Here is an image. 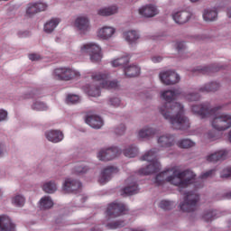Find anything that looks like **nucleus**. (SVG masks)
<instances>
[{"label": "nucleus", "mask_w": 231, "mask_h": 231, "mask_svg": "<svg viewBox=\"0 0 231 231\" xmlns=\"http://www.w3.org/2000/svg\"><path fill=\"white\" fill-rule=\"evenodd\" d=\"M181 95V90H164L161 92V98L165 104L159 107V112L171 124L172 129L187 131L190 127V120L185 116V106L180 103H172Z\"/></svg>", "instance_id": "f257e3e1"}, {"label": "nucleus", "mask_w": 231, "mask_h": 231, "mask_svg": "<svg viewBox=\"0 0 231 231\" xmlns=\"http://www.w3.org/2000/svg\"><path fill=\"white\" fill-rule=\"evenodd\" d=\"M221 106H210V104L204 103L200 105H194L191 106V111L194 115H199L201 118H208L213 116L210 120L211 127L216 131H226L231 127V114L218 113Z\"/></svg>", "instance_id": "f03ea898"}, {"label": "nucleus", "mask_w": 231, "mask_h": 231, "mask_svg": "<svg viewBox=\"0 0 231 231\" xmlns=\"http://www.w3.org/2000/svg\"><path fill=\"white\" fill-rule=\"evenodd\" d=\"M165 181L178 187L181 192V189H187L191 183H196V175L190 170L181 171L180 167L175 166L159 173L155 178L156 185H163Z\"/></svg>", "instance_id": "7ed1b4c3"}, {"label": "nucleus", "mask_w": 231, "mask_h": 231, "mask_svg": "<svg viewBox=\"0 0 231 231\" xmlns=\"http://www.w3.org/2000/svg\"><path fill=\"white\" fill-rule=\"evenodd\" d=\"M93 84L88 90L89 97H100V88L104 89H116L118 88V81L109 80L107 73L94 72L91 75Z\"/></svg>", "instance_id": "20e7f679"}, {"label": "nucleus", "mask_w": 231, "mask_h": 231, "mask_svg": "<svg viewBox=\"0 0 231 231\" xmlns=\"http://www.w3.org/2000/svg\"><path fill=\"white\" fill-rule=\"evenodd\" d=\"M158 152H160V150L153 148L143 156L142 160L143 162H148L149 164L146 168L139 170V174L149 176V174H154V172H158L160 171L161 165L158 162Z\"/></svg>", "instance_id": "39448f33"}, {"label": "nucleus", "mask_w": 231, "mask_h": 231, "mask_svg": "<svg viewBox=\"0 0 231 231\" xmlns=\"http://www.w3.org/2000/svg\"><path fill=\"white\" fill-rule=\"evenodd\" d=\"M184 200L180 204L182 212H194L198 208L199 195L196 191H186L183 193Z\"/></svg>", "instance_id": "423d86ee"}, {"label": "nucleus", "mask_w": 231, "mask_h": 231, "mask_svg": "<svg viewBox=\"0 0 231 231\" xmlns=\"http://www.w3.org/2000/svg\"><path fill=\"white\" fill-rule=\"evenodd\" d=\"M80 51L89 55L91 62H100L102 60V48L98 43H85L81 46Z\"/></svg>", "instance_id": "0eeeda50"}, {"label": "nucleus", "mask_w": 231, "mask_h": 231, "mask_svg": "<svg viewBox=\"0 0 231 231\" xmlns=\"http://www.w3.org/2000/svg\"><path fill=\"white\" fill-rule=\"evenodd\" d=\"M53 77L57 80H71L72 79H79L80 72L69 68H58L53 71Z\"/></svg>", "instance_id": "6e6552de"}, {"label": "nucleus", "mask_w": 231, "mask_h": 231, "mask_svg": "<svg viewBox=\"0 0 231 231\" xmlns=\"http://www.w3.org/2000/svg\"><path fill=\"white\" fill-rule=\"evenodd\" d=\"M120 154H122V150H120V148L117 146H111L99 150L97 158L100 162H111V160H115V158H117Z\"/></svg>", "instance_id": "1a4fd4ad"}, {"label": "nucleus", "mask_w": 231, "mask_h": 231, "mask_svg": "<svg viewBox=\"0 0 231 231\" xmlns=\"http://www.w3.org/2000/svg\"><path fill=\"white\" fill-rule=\"evenodd\" d=\"M74 26L80 35H86L91 32V22L86 15L78 16L74 21Z\"/></svg>", "instance_id": "9d476101"}, {"label": "nucleus", "mask_w": 231, "mask_h": 231, "mask_svg": "<svg viewBox=\"0 0 231 231\" xmlns=\"http://www.w3.org/2000/svg\"><path fill=\"white\" fill-rule=\"evenodd\" d=\"M129 210L127 205L122 202H114L109 204L106 209V216L110 217H118V216H122V214H125Z\"/></svg>", "instance_id": "9b49d317"}, {"label": "nucleus", "mask_w": 231, "mask_h": 231, "mask_svg": "<svg viewBox=\"0 0 231 231\" xmlns=\"http://www.w3.org/2000/svg\"><path fill=\"white\" fill-rule=\"evenodd\" d=\"M159 79L165 86H173L180 82V75L172 70L162 71L159 74Z\"/></svg>", "instance_id": "f8f14e48"}, {"label": "nucleus", "mask_w": 231, "mask_h": 231, "mask_svg": "<svg viewBox=\"0 0 231 231\" xmlns=\"http://www.w3.org/2000/svg\"><path fill=\"white\" fill-rule=\"evenodd\" d=\"M82 187V183L80 181L67 178L62 183V191L67 192L68 194H71V192H77V190H80Z\"/></svg>", "instance_id": "ddd939ff"}, {"label": "nucleus", "mask_w": 231, "mask_h": 231, "mask_svg": "<svg viewBox=\"0 0 231 231\" xmlns=\"http://www.w3.org/2000/svg\"><path fill=\"white\" fill-rule=\"evenodd\" d=\"M192 15V12L189 11H174L171 14L176 24H185L186 23H189Z\"/></svg>", "instance_id": "4468645a"}, {"label": "nucleus", "mask_w": 231, "mask_h": 231, "mask_svg": "<svg viewBox=\"0 0 231 231\" xmlns=\"http://www.w3.org/2000/svg\"><path fill=\"white\" fill-rule=\"evenodd\" d=\"M115 174H118V168L114 166H108L105 168L99 176V183L101 185H106V183L110 181L111 178H113Z\"/></svg>", "instance_id": "2eb2a0df"}, {"label": "nucleus", "mask_w": 231, "mask_h": 231, "mask_svg": "<svg viewBox=\"0 0 231 231\" xmlns=\"http://www.w3.org/2000/svg\"><path fill=\"white\" fill-rule=\"evenodd\" d=\"M226 156H228V152L225 149H222L209 153L206 157V160L209 163H217V162H223L224 160H226Z\"/></svg>", "instance_id": "dca6fc26"}, {"label": "nucleus", "mask_w": 231, "mask_h": 231, "mask_svg": "<svg viewBox=\"0 0 231 231\" xmlns=\"http://www.w3.org/2000/svg\"><path fill=\"white\" fill-rule=\"evenodd\" d=\"M139 15L143 17L151 18L158 15V8L154 5H143L138 10Z\"/></svg>", "instance_id": "f3484780"}, {"label": "nucleus", "mask_w": 231, "mask_h": 231, "mask_svg": "<svg viewBox=\"0 0 231 231\" xmlns=\"http://www.w3.org/2000/svg\"><path fill=\"white\" fill-rule=\"evenodd\" d=\"M45 138L52 143H59L64 140V134L60 130H48L45 132Z\"/></svg>", "instance_id": "a211bd4d"}, {"label": "nucleus", "mask_w": 231, "mask_h": 231, "mask_svg": "<svg viewBox=\"0 0 231 231\" xmlns=\"http://www.w3.org/2000/svg\"><path fill=\"white\" fill-rule=\"evenodd\" d=\"M0 231H15V224L6 215L0 216Z\"/></svg>", "instance_id": "6ab92c4d"}, {"label": "nucleus", "mask_w": 231, "mask_h": 231, "mask_svg": "<svg viewBox=\"0 0 231 231\" xmlns=\"http://www.w3.org/2000/svg\"><path fill=\"white\" fill-rule=\"evenodd\" d=\"M139 190L136 181L133 180L132 178L126 180V187L123 189L124 194H126V196H133L138 194Z\"/></svg>", "instance_id": "aec40b11"}, {"label": "nucleus", "mask_w": 231, "mask_h": 231, "mask_svg": "<svg viewBox=\"0 0 231 231\" xmlns=\"http://www.w3.org/2000/svg\"><path fill=\"white\" fill-rule=\"evenodd\" d=\"M157 143L159 147H163L165 149L172 147V145H174V135L169 134H162L157 139Z\"/></svg>", "instance_id": "412c9836"}, {"label": "nucleus", "mask_w": 231, "mask_h": 231, "mask_svg": "<svg viewBox=\"0 0 231 231\" xmlns=\"http://www.w3.org/2000/svg\"><path fill=\"white\" fill-rule=\"evenodd\" d=\"M116 32V30L114 27L105 26V27L100 28L97 31V37L99 39H102L103 41H107V40L111 39V37H113V35H115Z\"/></svg>", "instance_id": "4be33fe9"}, {"label": "nucleus", "mask_w": 231, "mask_h": 231, "mask_svg": "<svg viewBox=\"0 0 231 231\" xmlns=\"http://www.w3.org/2000/svg\"><path fill=\"white\" fill-rule=\"evenodd\" d=\"M86 124L88 125H90L93 129H100L102 125H104V121L102 120V117L98 116H88L86 118Z\"/></svg>", "instance_id": "5701e85b"}, {"label": "nucleus", "mask_w": 231, "mask_h": 231, "mask_svg": "<svg viewBox=\"0 0 231 231\" xmlns=\"http://www.w3.org/2000/svg\"><path fill=\"white\" fill-rule=\"evenodd\" d=\"M115 14H118V5H116L101 7L97 10V14L102 17H109V15H115Z\"/></svg>", "instance_id": "b1692460"}, {"label": "nucleus", "mask_w": 231, "mask_h": 231, "mask_svg": "<svg viewBox=\"0 0 231 231\" xmlns=\"http://www.w3.org/2000/svg\"><path fill=\"white\" fill-rule=\"evenodd\" d=\"M123 37L128 44H136V42H138V39H140V33L134 30L127 31L124 32Z\"/></svg>", "instance_id": "393cba45"}, {"label": "nucleus", "mask_w": 231, "mask_h": 231, "mask_svg": "<svg viewBox=\"0 0 231 231\" xmlns=\"http://www.w3.org/2000/svg\"><path fill=\"white\" fill-rule=\"evenodd\" d=\"M202 17L206 23H212L217 20V10L216 8L205 9Z\"/></svg>", "instance_id": "a878e982"}, {"label": "nucleus", "mask_w": 231, "mask_h": 231, "mask_svg": "<svg viewBox=\"0 0 231 231\" xmlns=\"http://www.w3.org/2000/svg\"><path fill=\"white\" fill-rule=\"evenodd\" d=\"M60 23V19L59 18H52L47 21L43 25V32H45V33H53V32H55V28L59 26Z\"/></svg>", "instance_id": "bb28decb"}, {"label": "nucleus", "mask_w": 231, "mask_h": 231, "mask_svg": "<svg viewBox=\"0 0 231 231\" xmlns=\"http://www.w3.org/2000/svg\"><path fill=\"white\" fill-rule=\"evenodd\" d=\"M221 88L218 82L213 81L207 83L199 88V93H210L212 91H217Z\"/></svg>", "instance_id": "cd10ccee"}, {"label": "nucleus", "mask_w": 231, "mask_h": 231, "mask_svg": "<svg viewBox=\"0 0 231 231\" xmlns=\"http://www.w3.org/2000/svg\"><path fill=\"white\" fill-rule=\"evenodd\" d=\"M11 203L14 205V207L21 208L24 207V204L26 203V198H24L23 194L17 193L11 198Z\"/></svg>", "instance_id": "c85d7f7f"}, {"label": "nucleus", "mask_w": 231, "mask_h": 231, "mask_svg": "<svg viewBox=\"0 0 231 231\" xmlns=\"http://www.w3.org/2000/svg\"><path fill=\"white\" fill-rule=\"evenodd\" d=\"M156 134V130L153 129L151 126H144L143 129H141L138 133L139 138H151Z\"/></svg>", "instance_id": "c756f323"}, {"label": "nucleus", "mask_w": 231, "mask_h": 231, "mask_svg": "<svg viewBox=\"0 0 231 231\" xmlns=\"http://www.w3.org/2000/svg\"><path fill=\"white\" fill-rule=\"evenodd\" d=\"M39 205L41 210H48L53 207V200L51 199V197L45 196L40 199Z\"/></svg>", "instance_id": "7c9ffc66"}, {"label": "nucleus", "mask_w": 231, "mask_h": 231, "mask_svg": "<svg viewBox=\"0 0 231 231\" xmlns=\"http://www.w3.org/2000/svg\"><path fill=\"white\" fill-rule=\"evenodd\" d=\"M202 219L206 223H210L214 219H217V211L214 209H208L202 214Z\"/></svg>", "instance_id": "2f4dec72"}, {"label": "nucleus", "mask_w": 231, "mask_h": 231, "mask_svg": "<svg viewBox=\"0 0 231 231\" xmlns=\"http://www.w3.org/2000/svg\"><path fill=\"white\" fill-rule=\"evenodd\" d=\"M125 75L129 78L138 77L140 75V67L136 65H131L128 67H125Z\"/></svg>", "instance_id": "473e14b6"}, {"label": "nucleus", "mask_w": 231, "mask_h": 231, "mask_svg": "<svg viewBox=\"0 0 231 231\" xmlns=\"http://www.w3.org/2000/svg\"><path fill=\"white\" fill-rule=\"evenodd\" d=\"M42 190L46 192V194H53L57 192V183L55 180H49L43 183Z\"/></svg>", "instance_id": "72a5a7b5"}, {"label": "nucleus", "mask_w": 231, "mask_h": 231, "mask_svg": "<svg viewBox=\"0 0 231 231\" xmlns=\"http://www.w3.org/2000/svg\"><path fill=\"white\" fill-rule=\"evenodd\" d=\"M126 158H136L138 156V148L134 145L128 146L124 150Z\"/></svg>", "instance_id": "f704fd0d"}, {"label": "nucleus", "mask_w": 231, "mask_h": 231, "mask_svg": "<svg viewBox=\"0 0 231 231\" xmlns=\"http://www.w3.org/2000/svg\"><path fill=\"white\" fill-rule=\"evenodd\" d=\"M160 208H162V210H172L174 207H176V203L172 200L169 199H162L159 203Z\"/></svg>", "instance_id": "c9c22d12"}, {"label": "nucleus", "mask_w": 231, "mask_h": 231, "mask_svg": "<svg viewBox=\"0 0 231 231\" xmlns=\"http://www.w3.org/2000/svg\"><path fill=\"white\" fill-rule=\"evenodd\" d=\"M194 145H196V143L190 139H182L178 142V146L181 149H189V147H194Z\"/></svg>", "instance_id": "e433bc0d"}, {"label": "nucleus", "mask_w": 231, "mask_h": 231, "mask_svg": "<svg viewBox=\"0 0 231 231\" xmlns=\"http://www.w3.org/2000/svg\"><path fill=\"white\" fill-rule=\"evenodd\" d=\"M127 64H129V58L128 57L118 58V59L114 60L112 61V66L114 68H118V66H125Z\"/></svg>", "instance_id": "4c0bfd02"}, {"label": "nucleus", "mask_w": 231, "mask_h": 231, "mask_svg": "<svg viewBox=\"0 0 231 231\" xmlns=\"http://www.w3.org/2000/svg\"><path fill=\"white\" fill-rule=\"evenodd\" d=\"M89 168L84 163H79L73 168L74 174H86Z\"/></svg>", "instance_id": "58836bf2"}, {"label": "nucleus", "mask_w": 231, "mask_h": 231, "mask_svg": "<svg viewBox=\"0 0 231 231\" xmlns=\"http://www.w3.org/2000/svg\"><path fill=\"white\" fill-rule=\"evenodd\" d=\"M184 97L188 102H198V100L201 98V96H199V93L198 92H189Z\"/></svg>", "instance_id": "ea45409f"}, {"label": "nucleus", "mask_w": 231, "mask_h": 231, "mask_svg": "<svg viewBox=\"0 0 231 231\" xmlns=\"http://www.w3.org/2000/svg\"><path fill=\"white\" fill-rule=\"evenodd\" d=\"M32 109H33V111H46L48 109V106H46V104L43 102L35 101L32 105Z\"/></svg>", "instance_id": "a19ab883"}, {"label": "nucleus", "mask_w": 231, "mask_h": 231, "mask_svg": "<svg viewBox=\"0 0 231 231\" xmlns=\"http://www.w3.org/2000/svg\"><path fill=\"white\" fill-rule=\"evenodd\" d=\"M216 176V169H211L209 171H204L200 174V180H208V178H214Z\"/></svg>", "instance_id": "79ce46f5"}, {"label": "nucleus", "mask_w": 231, "mask_h": 231, "mask_svg": "<svg viewBox=\"0 0 231 231\" xmlns=\"http://www.w3.org/2000/svg\"><path fill=\"white\" fill-rule=\"evenodd\" d=\"M106 226L110 228L111 230H115L116 228H122V226H125V222L122 220H117L116 222H112L110 224H107Z\"/></svg>", "instance_id": "37998d69"}, {"label": "nucleus", "mask_w": 231, "mask_h": 231, "mask_svg": "<svg viewBox=\"0 0 231 231\" xmlns=\"http://www.w3.org/2000/svg\"><path fill=\"white\" fill-rule=\"evenodd\" d=\"M67 104H79L80 102V97L78 95L69 94L66 99Z\"/></svg>", "instance_id": "c03bdc74"}, {"label": "nucleus", "mask_w": 231, "mask_h": 231, "mask_svg": "<svg viewBox=\"0 0 231 231\" xmlns=\"http://www.w3.org/2000/svg\"><path fill=\"white\" fill-rule=\"evenodd\" d=\"M26 14L29 17H32L35 14H39L35 4H29L27 6Z\"/></svg>", "instance_id": "a18cd8bd"}, {"label": "nucleus", "mask_w": 231, "mask_h": 231, "mask_svg": "<svg viewBox=\"0 0 231 231\" xmlns=\"http://www.w3.org/2000/svg\"><path fill=\"white\" fill-rule=\"evenodd\" d=\"M108 104L113 107H120V106L122 105V100H120L119 97H110L108 100Z\"/></svg>", "instance_id": "49530a36"}, {"label": "nucleus", "mask_w": 231, "mask_h": 231, "mask_svg": "<svg viewBox=\"0 0 231 231\" xmlns=\"http://www.w3.org/2000/svg\"><path fill=\"white\" fill-rule=\"evenodd\" d=\"M220 178H222L223 180H227V178H231V166L225 168L220 172Z\"/></svg>", "instance_id": "de8ad7c7"}, {"label": "nucleus", "mask_w": 231, "mask_h": 231, "mask_svg": "<svg viewBox=\"0 0 231 231\" xmlns=\"http://www.w3.org/2000/svg\"><path fill=\"white\" fill-rule=\"evenodd\" d=\"M34 5L36 6L37 12H44L46 8H48V5L44 3H34Z\"/></svg>", "instance_id": "09e8293b"}, {"label": "nucleus", "mask_w": 231, "mask_h": 231, "mask_svg": "<svg viewBox=\"0 0 231 231\" xmlns=\"http://www.w3.org/2000/svg\"><path fill=\"white\" fill-rule=\"evenodd\" d=\"M116 134L122 135L124 133H125V125H120L115 130Z\"/></svg>", "instance_id": "8fccbe9b"}, {"label": "nucleus", "mask_w": 231, "mask_h": 231, "mask_svg": "<svg viewBox=\"0 0 231 231\" xmlns=\"http://www.w3.org/2000/svg\"><path fill=\"white\" fill-rule=\"evenodd\" d=\"M177 51H181L182 50H185V43L183 42H177L174 44Z\"/></svg>", "instance_id": "3c124183"}, {"label": "nucleus", "mask_w": 231, "mask_h": 231, "mask_svg": "<svg viewBox=\"0 0 231 231\" xmlns=\"http://www.w3.org/2000/svg\"><path fill=\"white\" fill-rule=\"evenodd\" d=\"M8 116V112L5 110H0V122L6 120Z\"/></svg>", "instance_id": "603ef678"}, {"label": "nucleus", "mask_w": 231, "mask_h": 231, "mask_svg": "<svg viewBox=\"0 0 231 231\" xmlns=\"http://www.w3.org/2000/svg\"><path fill=\"white\" fill-rule=\"evenodd\" d=\"M197 71H199V73H203L204 75H206V73H208V71H210V69H208V67H204V68H198Z\"/></svg>", "instance_id": "864d4df0"}, {"label": "nucleus", "mask_w": 231, "mask_h": 231, "mask_svg": "<svg viewBox=\"0 0 231 231\" xmlns=\"http://www.w3.org/2000/svg\"><path fill=\"white\" fill-rule=\"evenodd\" d=\"M29 59H30V60H39L41 59V55H39V54H30Z\"/></svg>", "instance_id": "5fc2aeb1"}, {"label": "nucleus", "mask_w": 231, "mask_h": 231, "mask_svg": "<svg viewBox=\"0 0 231 231\" xmlns=\"http://www.w3.org/2000/svg\"><path fill=\"white\" fill-rule=\"evenodd\" d=\"M206 138H208V140H215L216 134H214V132H209L206 134Z\"/></svg>", "instance_id": "6e6d98bb"}, {"label": "nucleus", "mask_w": 231, "mask_h": 231, "mask_svg": "<svg viewBox=\"0 0 231 231\" xmlns=\"http://www.w3.org/2000/svg\"><path fill=\"white\" fill-rule=\"evenodd\" d=\"M152 60L154 62V63H158V62H162V60H163V58L162 56H153L152 58Z\"/></svg>", "instance_id": "4d7b16f0"}, {"label": "nucleus", "mask_w": 231, "mask_h": 231, "mask_svg": "<svg viewBox=\"0 0 231 231\" xmlns=\"http://www.w3.org/2000/svg\"><path fill=\"white\" fill-rule=\"evenodd\" d=\"M5 152H6V149L5 148V144L0 143V158L5 156Z\"/></svg>", "instance_id": "13d9d810"}, {"label": "nucleus", "mask_w": 231, "mask_h": 231, "mask_svg": "<svg viewBox=\"0 0 231 231\" xmlns=\"http://www.w3.org/2000/svg\"><path fill=\"white\" fill-rule=\"evenodd\" d=\"M224 199H231V191H228L225 194Z\"/></svg>", "instance_id": "bf43d9fd"}, {"label": "nucleus", "mask_w": 231, "mask_h": 231, "mask_svg": "<svg viewBox=\"0 0 231 231\" xmlns=\"http://www.w3.org/2000/svg\"><path fill=\"white\" fill-rule=\"evenodd\" d=\"M26 35H28V33L26 32H18V37L20 38L26 37Z\"/></svg>", "instance_id": "052dcab7"}, {"label": "nucleus", "mask_w": 231, "mask_h": 231, "mask_svg": "<svg viewBox=\"0 0 231 231\" xmlns=\"http://www.w3.org/2000/svg\"><path fill=\"white\" fill-rule=\"evenodd\" d=\"M227 17L231 19V7L227 8Z\"/></svg>", "instance_id": "680f3d73"}, {"label": "nucleus", "mask_w": 231, "mask_h": 231, "mask_svg": "<svg viewBox=\"0 0 231 231\" xmlns=\"http://www.w3.org/2000/svg\"><path fill=\"white\" fill-rule=\"evenodd\" d=\"M35 95H37V91L33 90L32 94L29 97V98L35 97Z\"/></svg>", "instance_id": "e2e57ef3"}, {"label": "nucleus", "mask_w": 231, "mask_h": 231, "mask_svg": "<svg viewBox=\"0 0 231 231\" xmlns=\"http://www.w3.org/2000/svg\"><path fill=\"white\" fill-rule=\"evenodd\" d=\"M228 141H229L230 143H231V131L228 133Z\"/></svg>", "instance_id": "0e129e2a"}, {"label": "nucleus", "mask_w": 231, "mask_h": 231, "mask_svg": "<svg viewBox=\"0 0 231 231\" xmlns=\"http://www.w3.org/2000/svg\"><path fill=\"white\" fill-rule=\"evenodd\" d=\"M190 1V3H198V1H199V0H189Z\"/></svg>", "instance_id": "69168bd1"}, {"label": "nucleus", "mask_w": 231, "mask_h": 231, "mask_svg": "<svg viewBox=\"0 0 231 231\" xmlns=\"http://www.w3.org/2000/svg\"><path fill=\"white\" fill-rule=\"evenodd\" d=\"M86 199H88V198L84 197V198H83V200L86 201Z\"/></svg>", "instance_id": "338daca9"}, {"label": "nucleus", "mask_w": 231, "mask_h": 231, "mask_svg": "<svg viewBox=\"0 0 231 231\" xmlns=\"http://www.w3.org/2000/svg\"><path fill=\"white\" fill-rule=\"evenodd\" d=\"M0 1H8V0H0Z\"/></svg>", "instance_id": "774afa93"}]
</instances>
